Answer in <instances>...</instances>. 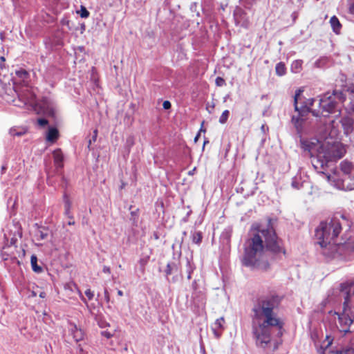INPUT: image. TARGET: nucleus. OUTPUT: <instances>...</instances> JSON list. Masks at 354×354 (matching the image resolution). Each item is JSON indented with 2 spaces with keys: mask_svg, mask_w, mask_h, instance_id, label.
Segmentation results:
<instances>
[{
  "mask_svg": "<svg viewBox=\"0 0 354 354\" xmlns=\"http://www.w3.org/2000/svg\"><path fill=\"white\" fill-rule=\"evenodd\" d=\"M280 303L277 295H263L254 301L251 309L252 338L256 346L266 353L274 352L282 343L284 324L274 312Z\"/></svg>",
  "mask_w": 354,
  "mask_h": 354,
  "instance_id": "obj_1",
  "label": "nucleus"
},
{
  "mask_svg": "<svg viewBox=\"0 0 354 354\" xmlns=\"http://www.w3.org/2000/svg\"><path fill=\"white\" fill-rule=\"evenodd\" d=\"M249 236L244 243V253L241 259L244 266L251 270L266 272L270 268L267 251L275 257H279L280 254H286L282 241L277 236L271 218H268L266 227H253Z\"/></svg>",
  "mask_w": 354,
  "mask_h": 354,
  "instance_id": "obj_2",
  "label": "nucleus"
},
{
  "mask_svg": "<svg viewBox=\"0 0 354 354\" xmlns=\"http://www.w3.org/2000/svg\"><path fill=\"white\" fill-rule=\"evenodd\" d=\"M342 231V224L337 218L329 221L321 222L315 230V236L322 248V254L326 258L347 260L354 252V240L348 239L344 243H336V239Z\"/></svg>",
  "mask_w": 354,
  "mask_h": 354,
  "instance_id": "obj_3",
  "label": "nucleus"
},
{
  "mask_svg": "<svg viewBox=\"0 0 354 354\" xmlns=\"http://www.w3.org/2000/svg\"><path fill=\"white\" fill-rule=\"evenodd\" d=\"M303 90L301 88L295 91L294 96V109L297 113V115H292L291 123L296 131L299 133L308 131L310 125L319 124L322 118L315 110L309 109L305 100L301 101V94Z\"/></svg>",
  "mask_w": 354,
  "mask_h": 354,
  "instance_id": "obj_4",
  "label": "nucleus"
},
{
  "mask_svg": "<svg viewBox=\"0 0 354 354\" xmlns=\"http://www.w3.org/2000/svg\"><path fill=\"white\" fill-rule=\"evenodd\" d=\"M346 151L344 145L339 142L323 143L318 157L312 160V165L318 173L324 174L328 164L342 158Z\"/></svg>",
  "mask_w": 354,
  "mask_h": 354,
  "instance_id": "obj_5",
  "label": "nucleus"
},
{
  "mask_svg": "<svg viewBox=\"0 0 354 354\" xmlns=\"http://www.w3.org/2000/svg\"><path fill=\"white\" fill-rule=\"evenodd\" d=\"M319 126L320 124L310 125L308 131L302 133H299L298 131H296L297 136L299 138V146L301 149L304 151L309 153L312 160L315 157H318L319 152L320 151L321 148H322L323 143L316 138H311L308 139L306 138L304 136L315 133L318 130Z\"/></svg>",
  "mask_w": 354,
  "mask_h": 354,
  "instance_id": "obj_6",
  "label": "nucleus"
},
{
  "mask_svg": "<svg viewBox=\"0 0 354 354\" xmlns=\"http://www.w3.org/2000/svg\"><path fill=\"white\" fill-rule=\"evenodd\" d=\"M15 75L16 77H14L15 91L20 100L24 103H26V101H28L30 98L29 96H27L26 94L24 93L25 91H28L27 85L25 84V86H22L21 90H20L17 84H20L22 82L24 84L27 82L29 77V73L26 70L21 68L20 70L16 71Z\"/></svg>",
  "mask_w": 354,
  "mask_h": 354,
  "instance_id": "obj_7",
  "label": "nucleus"
},
{
  "mask_svg": "<svg viewBox=\"0 0 354 354\" xmlns=\"http://www.w3.org/2000/svg\"><path fill=\"white\" fill-rule=\"evenodd\" d=\"M33 109L37 114H42L48 117H54L55 108L53 103L47 97H43L40 101L36 102Z\"/></svg>",
  "mask_w": 354,
  "mask_h": 354,
  "instance_id": "obj_8",
  "label": "nucleus"
},
{
  "mask_svg": "<svg viewBox=\"0 0 354 354\" xmlns=\"http://www.w3.org/2000/svg\"><path fill=\"white\" fill-rule=\"evenodd\" d=\"M339 169L342 173L343 177L340 179H337V180L341 183L342 189H343V183L347 185L348 183H346V181L350 180V183H353L354 181V165L351 162L344 160L341 162Z\"/></svg>",
  "mask_w": 354,
  "mask_h": 354,
  "instance_id": "obj_9",
  "label": "nucleus"
},
{
  "mask_svg": "<svg viewBox=\"0 0 354 354\" xmlns=\"http://www.w3.org/2000/svg\"><path fill=\"white\" fill-rule=\"evenodd\" d=\"M319 106L328 113L335 112L337 106V101L330 93H325L319 100Z\"/></svg>",
  "mask_w": 354,
  "mask_h": 354,
  "instance_id": "obj_10",
  "label": "nucleus"
},
{
  "mask_svg": "<svg viewBox=\"0 0 354 354\" xmlns=\"http://www.w3.org/2000/svg\"><path fill=\"white\" fill-rule=\"evenodd\" d=\"M234 19L235 24L243 28H248L250 26V20L247 13L241 7L236 6L234 10Z\"/></svg>",
  "mask_w": 354,
  "mask_h": 354,
  "instance_id": "obj_11",
  "label": "nucleus"
},
{
  "mask_svg": "<svg viewBox=\"0 0 354 354\" xmlns=\"http://www.w3.org/2000/svg\"><path fill=\"white\" fill-rule=\"evenodd\" d=\"M338 315L339 320V330L342 333H344V335L351 333L350 330L351 326L354 323V319H351L348 317V315L344 313L343 312L341 313H335Z\"/></svg>",
  "mask_w": 354,
  "mask_h": 354,
  "instance_id": "obj_12",
  "label": "nucleus"
},
{
  "mask_svg": "<svg viewBox=\"0 0 354 354\" xmlns=\"http://www.w3.org/2000/svg\"><path fill=\"white\" fill-rule=\"evenodd\" d=\"M340 292L344 298L352 301L354 297V283H343L340 285Z\"/></svg>",
  "mask_w": 354,
  "mask_h": 354,
  "instance_id": "obj_13",
  "label": "nucleus"
},
{
  "mask_svg": "<svg viewBox=\"0 0 354 354\" xmlns=\"http://www.w3.org/2000/svg\"><path fill=\"white\" fill-rule=\"evenodd\" d=\"M53 159L54 165L57 170L58 171L59 169H61L64 167V156L61 149H57L53 151Z\"/></svg>",
  "mask_w": 354,
  "mask_h": 354,
  "instance_id": "obj_14",
  "label": "nucleus"
},
{
  "mask_svg": "<svg viewBox=\"0 0 354 354\" xmlns=\"http://www.w3.org/2000/svg\"><path fill=\"white\" fill-rule=\"evenodd\" d=\"M344 301L343 303V310L344 313L348 315L351 319H354V309H353L352 301L347 298H344Z\"/></svg>",
  "mask_w": 354,
  "mask_h": 354,
  "instance_id": "obj_15",
  "label": "nucleus"
},
{
  "mask_svg": "<svg viewBox=\"0 0 354 354\" xmlns=\"http://www.w3.org/2000/svg\"><path fill=\"white\" fill-rule=\"evenodd\" d=\"M59 137V132L56 128L50 127L49 128L47 134H46V140L50 142H55Z\"/></svg>",
  "mask_w": 354,
  "mask_h": 354,
  "instance_id": "obj_16",
  "label": "nucleus"
},
{
  "mask_svg": "<svg viewBox=\"0 0 354 354\" xmlns=\"http://www.w3.org/2000/svg\"><path fill=\"white\" fill-rule=\"evenodd\" d=\"M341 122H342V125L343 127L344 133L346 135H348L349 133H351L353 131V122L351 120L347 119V118H344L342 120Z\"/></svg>",
  "mask_w": 354,
  "mask_h": 354,
  "instance_id": "obj_17",
  "label": "nucleus"
},
{
  "mask_svg": "<svg viewBox=\"0 0 354 354\" xmlns=\"http://www.w3.org/2000/svg\"><path fill=\"white\" fill-rule=\"evenodd\" d=\"M330 23L333 31L338 34L342 28V25L338 19V18L335 16H333L330 19Z\"/></svg>",
  "mask_w": 354,
  "mask_h": 354,
  "instance_id": "obj_18",
  "label": "nucleus"
},
{
  "mask_svg": "<svg viewBox=\"0 0 354 354\" xmlns=\"http://www.w3.org/2000/svg\"><path fill=\"white\" fill-rule=\"evenodd\" d=\"M178 271V266L175 262H169L167 263L165 272L167 277L171 274L174 272Z\"/></svg>",
  "mask_w": 354,
  "mask_h": 354,
  "instance_id": "obj_19",
  "label": "nucleus"
},
{
  "mask_svg": "<svg viewBox=\"0 0 354 354\" xmlns=\"http://www.w3.org/2000/svg\"><path fill=\"white\" fill-rule=\"evenodd\" d=\"M30 263L32 270L36 273H41L43 271L41 266L37 264V257L36 255L32 254L30 258Z\"/></svg>",
  "mask_w": 354,
  "mask_h": 354,
  "instance_id": "obj_20",
  "label": "nucleus"
},
{
  "mask_svg": "<svg viewBox=\"0 0 354 354\" xmlns=\"http://www.w3.org/2000/svg\"><path fill=\"white\" fill-rule=\"evenodd\" d=\"M323 354H325L323 353ZM328 354H354V348L352 347H345L340 349H336L329 351Z\"/></svg>",
  "mask_w": 354,
  "mask_h": 354,
  "instance_id": "obj_21",
  "label": "nucleus"
},
{
  "mask_svg": "<svg viewBox=\"0 0 354 354\" xmlns=\"http://www.w3.org/2000/svg\"><path fill=\"white\" fill-rule=\"evenodd\" d=\"M64 202L65 214L69 218L72 219L73 217L71 214V202L66 194L64 195Z\"/></svg>",
  "mask_w": 354,
  "mask_h": 354,
  "instance_id": "obj_22",
  "label": "nucleus"
},
{
  "mask_svg": "<svg viewBox=\"0 0 354 354\" xmlns=\"http://www.w3.org/2000/svg\"><path fill=\"white\" fill-rule=\"evenodd\" d=\"M133 208V206L131 205L129 207V209L131 210V218L130 221L132 223V225L137 227L138 226V216H139V209L137 208L134 210H131Z\"/></svg>",
  "mask_w": 354,
  "mask_h": 354,
  "instance_id": "obj_23",
  "label": "nucleus"
},
{
  "mask_svg": "<svg viewBox=\"0 0 354 354\" xmlns=\"http://www.w3.org/2000/svg\"><path fill=\"white\" fill-rule=\"evenodd\" d=\"M192 297L194 302H197L198 304H203L205 299L204 294L200 290L193 291Z\"/></svg>",
  "mask_w": 354,
  "mask_h": 354,
  "instance_id": "obj_24",
  "label": "nucleus"
},
{
  "mask_svg": "<svg viewBox=\"0 0 354 354\" xmlns=\"http://www.w3.org/2000/svg\"><path fill=\"white\" fill-rule=\"evenodd\" d=\"M344 89L342 91L334 90L331 94L335 100L339 102H344L346 100V95L344 94Z\"/></svg>",
  "mask_w": 354,
  "mask_h": 354,
  "instance_id": "obj_25",
  "label": "nucleus"
},
{
  "mask_svg": "<svg viewBox=\"0 0 354 354\" xmlns=\"http://www.w3.org/2000/svg\"><path fill=\"white\" fill-rule=\"evenodd\" d=\"M276 74L279 76L284 75L286 73V68L283 62L277 64L275 67Z\"/></svg>",
  "mask_w": 354,
  "mask_h": 354,
  "instance_id": "obj_26",
  "label": "nucleus"
},
{
  "mask_svg": "<svg viewBox=\"0 0 354 354\" xmlns=\"http://www.w3.org/2000/svg\"><path fill=\"white\" fill-rule=\"evenodd\" d=\"M302 63L303 62L301 60L294 61L291 64L292 72L295 73H299L302 68Z\"/></svg>",
  "mask_w": 354,
  "mask_h": 354,
  "instance_id": "obj_27",
  "label": "nucleus"
},
{
  "mask_svg": "<svg viewBox=\"0 0 354 354\" xmlns=\"http://www.w3.org/2000/svg\"><path fill=\"white\" fill-rule=\"evenodd\" d=\"M36 236H37V240H44L48 236V230L45 228H39L37 232H36Z\"/></svg>",
  "mask_w": 354,
  "mask_h": 354,
  "instance_id": "obj_28",
  "label": "nucleus"
},
{
  "mask_svg": "<svg viewBox=\"0 0 354 354\" xmlns=\"http://www.w3.org/2000/svg\"><path fill=\"white\" fill-rule=\"evenodd\" d=\"M203 235L201 232H194L192 234V240L194 243L200 244L202 241Z\"/></svg>",
  "mask_w": 354,
  "mask_h": 354,
  "instance_id": "obj_29",
  "label": "nucleus"
},
{
  "mask_svg": "<svg viewBox=\"0 0 354 354\" xmlns=\"http://www.w3.org/2000/svg\"><path fill=\"white\" fill-rule=\"evenodd\" d=\"M344 91L348 92L354 97V84L348 82L344 86Z\"/></svg>",
  "mask_w": 354,
  "mask_h": 354,
  "instance_id": "obj_30",
  "label": "nucleus"
},
{
  "mask_svg": "<svg viewBox=\"0 0 354 354\" xmlns=\"http://www.w3.org/2000/svg\"><path fill=\"white\" fill-rule=\"evenodd\" d=\"M259 0H241L243 6L248 9H250Z\"/></svg>",
  "mask_w": 354,
  "mask_h": 354,
  "instance_id": "obj_31",
  "label": "nucleus"
},
{
  "mask_svg": "<svg viewBox=\"0 0 354 354\" xmlns=\"http://www.w3.org/2000/svg\"><path fill=\"white\" fill-rule=\"evenodd\" d=\"M84 333L82 329L76 331V333H75V334L73 335L74 339L77 342L80 340H82L84 339Z\"/></svg>",
  "mask_w": 354,
  "mask_h": 354,
  "instance_id": "obj_32",
  "label": "nucleus"
},
{
  "mask_svg": "<svg viewBox=\"0 0 354 354\" xmlns=\"http://www.w3.org/2000/svg\"><path fill=\"white\" fill-rule=\"evenodd\" d=\"M230 115V111L228 110H225L221 114L220 118H219V122L221 124H225L227 121V119Z\"/></svg>",
  "mask_w": 354,
  "mask_h": 354,
  "instance_id": "obj_33",
  "label": "nucleus"
},
{
  "mask_svg": "<svg viewBox=\"0 0 354 354\" xmlns=\"http://www.w3.org/2000/svg\"><path fill=\"white\" fill-rule=\"evenodd\" d=\"M25 131H18L15 128H11L10 129V134L12 136H21L25 134Z\"/></svg>",
  "mask_w": 354,
  "mask_h": 354,
  "instance_id": "obj_34",
  "label": "nucleus"
},
{
  "mask_svg": "<svg viewBox=\"0 0 354 354\" xmlns=\"http://www.w3.org/2000/svg\"><path fill=\"white\" fill-rule=\"evenodd\" d=\"M327 59L326 58H322V59H319L318 60H317L315 63V66L317 68H322V67H324L325 66V64H326L327 62Z\"/></svg>",
  "mask_w": 354,
  "mask_h": 354,
  "instance_id": "obj_35",
  "label": "nucleus"
},
{
  "mask_svg": "<svg viewBox=\"0 0 354 354\" xmlns=\"http://www.w3.org/2000/svg\"><path fill=\"white\" fill-rule=\"evenodd\" d=\"M186 267H187V273H192L194 270L195 269L194 265L188 259H187Z\"/></svg>",
  "mask_w": 354,
  "mask_h": 354,
  "instance_id": "obj_36",
  "label": "nucleus"
},
{
  "mask_svg": "<svg viewBox=\"0 0 354 354\" xmlns=\"http://www.w3.org/2000/svg\"><path fill=\"white\" fill-rule=\"evenodd\" d=\"M80 17L82 18H87L89 16V12L87 10V9L82 6L80 9Z\"/></svg>",
  "mask_w": 354,
  "mask_h": 354,
  "instance_id": "obj_37",
  "label": "nucleus"
},
{
  "mask_svg": "<svg viewBox=\"0 0 354 354\" xmlns=\"http://www.w3.org/2000/svg\"><path fill=\"white\" fill-rule=\"evenodd\" d=\"M149 257L147 256V257L141 258L139 260V263L141 266L142 270H144L145 266L147 264V263L149 261Z\"/></svg>",
  "mask_w": 354,
  "mask_h": 354,
  "instance_id": "obj_38",
  "label": "nucleus"
},
{
  "mask_svg": "<svg viewBox=\"0 0 354 354\" xmlns=\"http://www.w3.org/2000/svg\"><path fill=\"white\" fill-rule=\"evenodd\" d=\"M215 83L218 86H223L225 85V80L221 77H217L215 80Z\"/></svg>",
  "mask_w": 354,
  "mask_h": 354,
  "instance_id": "obj_39",
  "label": "nucleus"
},
{
  "mask_svg": "<svg viewBox=\"0 0 354 354\" xmlns=\"http://www.w3.org/2000/svg\"><path fill=\"white\" fill-rule=\"evenodd\" d=\"M353 179H354V174H353ZM354 189V181L353 183H348L347 185H345L343 183V189L346 190H352Z\"/></svg>",
  "mask_w": 354,
  "mask_h": 354,
  "instance_id": "obj_40",
  "label": "nucleus"
},
{
  "mask_svg": "<svg viewBox=\"0 0 354 354\" xmlns=\"http://www.w3.org/2000/svg\"><path fill=\"white\" fill-rule=\"evenodd\" d=\"M71 328H70V332L72 335L76 333V331L80 330L81 328H78L77 326L75 324H70Z\"/></svg>",
  "mask_w": 354,
  "mask_h": 354,
  "instance_id": "obj_41",
  "label": "nucleus"
},
{
  "mask_svg": "<svg viewBox=\"0 0 354 354\" xmlns=\"http://www.w3.org/2000/svg\"><path fill=\"white\" fill-rule=\"evenodd\" d=\"M37 123L39 125H40L41 127H44L46 126V124H48V122L46 119L45 118H39L37 120Z\"/></svg>",
  "mask_w": 354,
  "mask_h": 354,
  "instance_id": "obj_42",
  "label": "nucleus"
},
{
  "mask_svg": "<svg viewBox=\"0 0 354 354\" xmlns=\"http://www.w3.org/2000/svg\"><path fill=\"white\" fill-rule=\"evenodd\" d=\"M224 322V319L223 317L218 319L216 320L214 325L217 328H222V323Z\"/></svg>",
  "mask_w": 354,
  "mask_h": 354,
  "instance_id": "obj_43",
  "label": "nucleus"
},
{
  "mask_svg": "<svg viewBox=\"0 0 354 354\" xmlns=\"http://www.w3.org/2000/svg\"><path fill=\"white\" fill-rule=\"evenodd\" d=\"M305 102H306V104L308 105V108H309V109H312V106H313V104L315 102V99L310 98V99L305 100Z\"/></svg>",
  "mask_w": 354,
  "mask_h": 354,
  "instance_id": "obj_44",
  "label": "nucleus"
},
{
  "mask_svg": "<svg viewBox=\"0 0 354 354\" xmlns=\"http://www.w3.org/2000/svg\"><path fill=\"white\" fill-rule=\"evenodd\" d=\"M326 341L328 342L327 344L325 346V348L326 349L333 344V339L330 336L327 335L324 342Z\"/></svg>",
  "mask_w": 354,
  "mask_h": 354,
  "instance_id": "obj_45",
  "label": "nucleus"
},
{
  "mask_svg": "<svg viewBox=\"0 0 354 354\" xmlns=\"http://www.w3.org/2000/svg\"><path fill=\"white\" fill-rule=\"evenodd\" d=\"M85 295L89 300H91L94 296L93 292L90 289H87L85 291Z\"/></svg>",
  "mask_w": 354,
  "mask_h": 354,
  "instance_id": "obj_46",
  "label": "nucleus"
},
{
  "mask_svg": "<svg viewBox=\"0 0 354 354\" xmlns=\"http://www.w3.org/2000/svg\"><path fill=\"white\" fill-rule=\"evenodd\" d=\"M162 106L164 109H169L171 106V104L169 101L165 100L163 102Z\"/></svg>",
  "mask_w": 354,
  "mask_h": 354,
  "instance_id": "obj_47",
  "label": "nucleus"
},
{
  "mask_svg": "<svg viewBox=\"0 0 354 354\" xmlns=\"http://www.w3.org/2000/svg\"><path fill=\"white\" fill-rule=\"evenodd\" d=\"M6 59L3 56L0 57V68L1 69L4 68L6 67L5 65Z\"/></svg>",
  "mask_w": 354,
  "mask_h": 354,
  "instance_id": "obj_48",
  "label": "nucleus"
},
{
  "mask_svg": "<svg viewBox=\"0 0 354 354\" xmlns=\"http://www.w3.org/2000/svg\"><path fill=\"white\" fill-rule=\"evenodd\" d=\"M349 13L354 16V2L351 3L348 6Z\"/></svg>",
  "mask_w": 354,
  "mask_h": 354,
  "instance_id": "obj_49",
  "label": "nucleus"
},
{
  "mask_svg": "<svg viewBox=\"0 0 354 354\" xmlns=\"http://www.w3.org/2000/svg\"><path fill=\"white\" fill-rule=\"evenodd\" d=\"M104 298L107 302L110 301V295L106 289L104 290Z\"/></svg>",
  "mask_w": 354,
  "mask_h": 354,
  "instance_id": "obj_50",
  "label": "nucleus"
},
{
  "mask_svg": "<svg viewBox=\"0 0 354 354\" xmlns=\"http://www.w3.org/2000/svg\"><path fill=\"white\" fill-rule=\"evenodd\" d=\"M97 136V130L95 129L93 131V135L92 136V138H91L93 141V142H95L96 141Z\"/></svg>",
  "mask_w": 354,
  "mask_h": 354,
  "instance_id": "obj_51",
  "label": "nucleus"
},
{
  "mask_svg": "<svg viewBox=\"0 0 354 354\" xmlns=\"http://www.w3.org/2000/svg\"><path fill=\"white\" fill-rule=\"evenodd\" d=\"M192 287L193 291L198 290V284H197V282L196 280H194L192 282Z\"/></svg>",
  "mask_w": 354,
  "mask_h": 354,
  "instance_id": "obj_52",
  "label": "nucleus"
},
{
  "mask_svg": "<svg viewBox=\"0 0 354 354\" xmlns=\"http://www.w3.org/2000/svg\"><path fill=\"white\" fill-rule=\"evenodd\" d=\"M61 23L63 26H69V21L67 19H62Z\"/></svg>",
  "mask_w": 354,
  "mask_h": 354,
  "instance_id": "obj_53",
  "label": "nucleus"
},
{
  "mask_svg": "<svg viewBox=\"0 0 354 354\" xmlns=\"http://www.w3.org/2000/svg\"><path fill=\"white\" fill-rule=\"evenodd\" d=\"M103 272L104 273L110 274L111 273V269H110L109 267H108L106 266H104V268H103Z\"/></svg>",
  "mask_w": 354,
  "mask_h": 354,
  "instance_id": "obj_54",
  "label": "nucleus"
},
{
  "mask_svg": "<svg viewBox=\"0 0 354 354\" xmlns=\"http://www.w3.org/2000/svg\"><path fill=\"white\" fill-rule=\"evenodd\" d=\"M349 108L351 109V111L354 113V100H352L351 102H350V104H349Z\"/></svg>",
  "mask_w": 354,
  "mask_h": 354,
  "instance_id": "obj_55",
  "label": "nucleus"
},
{
  "mask_svg": "<svg viewBox=\"0 0 354 354\" xmlns=\"http://www.w3.org/2000/svg\"><path fill=\"white\" fill-rule=\"evenodd\" d=\"M102 335L105 336L107 338H110L111 337V334L106 331L102 332Z\"/></svg>",
  "mask_w": 354,
  "mask_h": 354,
  "instance_id": "obj_56",
  "label": "nucleus"
},
{
  "mask_svg": "<svg viewBox=\"0 0 354 354\" xmlns=\"http://www.w3.org/2000/svg\"><path fill=\"white\" fill-rule=\"evenodd\" d=\"M200 136H201V133H200V132H198V133H197V135L196 136V137L194 138V142H196L198 141V138H200Z\"/></svg>",
  "mask_w": 354,
  "mask_h": 354,
  "instance_id": "obj_57",
  "label": "nucleus"
},
{
  "mask_svg": "<svg viewBox=\"0 0 354 354\" xmlns=\"http://www.w3.org/2000/svg\"><path fill=\"white\" fill-rule=\"evenodd\" d=\"M203 124H204V121H203L202 124H201V127L200 129V131L199 132L201 133V131H203V132H205V129L203 128Z\"/></svg>",
  "mask_w": 354,
  "mask_h": 354,
  "instance_id": "obj_58",
  "label": "nucleus"
},
{
  "mask_svg": "<svg viewBox=\"0 0 354 354\" xmlns=\"http://www.w3.org/2000/svg\"><path fill=\"white\" fill-rule=\"evenodd\" d=\"M6 169H7V167H6V165H3V166L1 167V172H2V174L5 172V171L6 170Z\"/></svg>",
  "mask_w": 354,
  "mask_h": 354,
  "instance_id": "obj_59",
  "label": "nucleus"
},
{
  "mask_svg": "<svg viewBox=\"0 0 354 354\" xmlns=\"http://www.w3.org/2000/svg\"><path fill=\"white\" fill-rule=\"evenodd\" d=\"M93 141L91 139H89L88 143V148L91 149V145Z\"/></svg>",
  "mask_w": 354,
  "mask_h": 354,
  "instance_id": "obj_60",
  "label": "nucleus"
},
{
  "mask_svg": "<svg viewBox=\"0 0 354 354\" xmlns=\"http://www.w3.org/2000/svg\"><path fill=\"white\" fill-rule=\"evenodd\" d=\"M118 295L119 296H122L123 295V292L121 290H118Z\"/></svg>",
  "mask_w": 354,
  "mask_h": 354,
  "instance_id": "obj_61",
  "label": "nucleus"
},
{
  "mask_svg": "<svg viewBox=\"0 0 354 354\" xmlns=\"http://www.w3.org/2000/svg\"><path fill=\"white\" fill-rule=\"evenodd\" d=\"M56 45H58V46H62L63 45V43L62 41H57V43H56Z\"/></svg>",
  "mask_w": 354,
  "mask_h": 354,
  "instance_id": "obj_62",
  "label": "nucleus"
},
{
  "mask_svg": "<svg viewBox=\"0 0 354 354\" xmlns=\"http://www.w3.org/2000/svg\"><path fill=\"white\" fill-rule=\"evenodd\" d=\"M208 142H209V140H204L203 149H204L205 145H207V143H208Z\"/></svg>",
  "mask_w": 354,
  "mask_h": 354,
  "instance_id": "obj_63",
  "label": "nucleus"
},
{
  "mask_svg": "<svg viewBox=\"0 0 354 354\" xmlns=\"http://www.w3.org/2000/svg\"><path fill=\"white\" fill-rule=\"evenodd\" d=\"M74 224H75V221H68V225H74Z\"/></svg>",
  "mask_w": 354,
  "mask_h": 354,
  "instance_id": "obj_64",
  "label": "nucleus"
}]
</instances>
